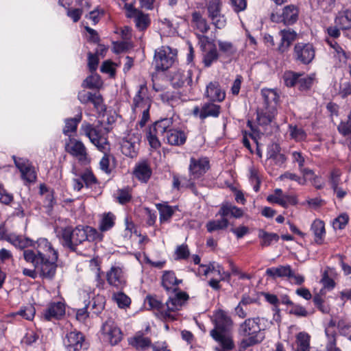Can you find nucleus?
I'll return each mask as SVG.
<instances>
[{
	"label": "nucleus",
	"instance_id": "f257e3e1",
	"mask_svg": "<svg viewBox=\"0 0 351 351\" xmlns=\"http://www.w3.org/2000/svg\"><path fill=\"white\" fill-rule=\"evenodd\" d=\"M23 258L26 262L32 263L34 268L23 269V274L32 279L38 276L51 280L56 275L58 254L51 243L45 238L36 241V251L30 249L23 250Z\"/></svg>",
	"mask_w": 351,
	"mask_h": 351
},
{
	"label": "nucleus",
	"instance_id": "f03ea898",
	"mask_svg": "<svg viewBox=\"0 0 351 351\" xmlns=\"http://www.w3.org/2000/svg\"><path fill=\"white\" fill-rule=\"evenodd\" d=\"M215 327L210 331V335L220 343L223 348L232 349L234 344L229 335V330L232 324L230 317L224 311L219 310L215 315Z\"/></svg>",
	"mask_w": 351,
	"mask_h": 351
},
{
	"label": "nucleus",
	"instance_id": "7ed1b4c3",
	"mask_svg": "<svg viewBox=\"0 0 351 351\" xmlns=\"http://www.w3.org/2000/svg\"><path fill=\"white\" fill-rule=\"evenodd\" d=\"M259 322L258 317L249 318L240 325L239 334L242 337L241 344L243 348L257 344L263 339Z\"/></svg>",
	"mask_w": 351,
	"mask_h": 351
},
{
	"label": "nucleus",
	"instance_id": "20e7f679",
	"mask_svg": "<svg viewBox=\"0 0 351 351\" xmlns=\"http://www.w3.org/2000/svg\"><path fill=\"white\" fill-rule=\"evenodd\" d=\"M173 129V118H165L154 123L149 128L147 133V140L153 148H158L160 146V141H165L167 134Z\"/></svg>",
	"mask_w": 351,
	"mask_h": 351
},
{
	"label": "nucleus",
	"instance_id": "39448f33",
	"mask_svg": "<svg viewBox=\"0 0 351 351\" xmlns=\"http://www.w3.org/2000/svg\"><path fill=\"white\" fill-rule=\"evenodd\" d=\"M57 236L62 245L72 251L76 250V247L86 241L84 227L77 226L74 229L71 227L60 228L57 231Z\"/></svg>",
	"mask_w": 351,
	"mask_h": 351
},
{
	"label": "nucleus",
	"instance_id": "423d86ee",
	"mask_svg": "<svg viewBox=\"0 0 351 351\" xmlns=\"http://www.w3.org/2000/svg\"><path fill=\"white\" fill-rule=\"evenodd\" d=\"M146 91L145 86L141 85L133 99L132 107L136 113L138 111L142 113L141 119L138 122L141 127H143L149 119L151 101L148 97H145Z\"/></svg>",
	"mask_w": 351,
	"mask_h": 351
},
{
	"label": "nucleus",
	"instance_id": "0eeeda50",
	"mask_svg": "<svg viewBox=\"0 0 351 351\" xmlns=\"http://www.w3.org/2000/svg\"><path fill=\"white\" fill-rule=\"evenodd\" d=\"M177 51L168 46H162L155 51L154 63L156 69L165 71L175 62Z\"/></svg>",
	"mask_w": 351,
	"mask_h": 351
},
{
	"label": "nucleus",
	"instance_id": "6e6552de",
	"mask_svg": "<svg viewBox=\"0 0 351 351\" xmlns=\"http://www.w3.org/2000/svg\"><path fill=\"white\" fill-rule=\"evenodd\" d=\"M83 133L90 139V141L103 153H107L110 150V145L107 138L101 132V130L93 125L85 123L81 128Z\"/></svg>",
	"mask_w": 351,
	"mask_h": 351
},
{
	"label": "nucleus",
	"instance_id": "1a4fd4ad",
	"mask_svg": "<svg viewBox=\"0 0 351 351\" xmlns=\"http://www.w3.org/2000/svg\"><path fill=\"white\" fill-rule=\"evenodd\" d=\"M101 335L104 341L114 346L122 339V332L112 319H108L102 325Z\"/></svg>",
	"mask_w": 351,
	"mask_h": 351
},
{
	"label": "nucleus",
	"instance_id": "9d476101",
	"mask_svg": "<svg viewBox=\"0 0 351 351\" xmlns=\"http://www.w3.org/2000/svg\"><path fill=\"white\" fill-rule=\"evenodd\" d=\"M315 56V51L312 44L298 43L294 47V58L304 64L311 63L314 59Z\"/></svg>",
	"mask_w": 351,
	"mask_h": 351
},
{
	"label": "nucleus",
	"instance_id": "9b49d317",
	"mask_svg": "<svg viewBox=\"0 0 351 351\" xmlns=\"http://www.w3.org/2000/svg\"><path fill=\"white\" fill-rule=\"evenodd\" d=\"M63 343L67 351H80L86 348L85 337L76 330L67 332Z\"/></svg>",
	"mask_w": 351,
	"mask_h": 351
},
{
	"label": "nucleus",
	"instance_id": "f8f14e48",
	"mask_svg": "<svg viewBox=\"0 0 351 351\" xmlns=\"http://www.w3.org/2000/svg\"><path fill=\"white\" fill-rule=\"evenodd\" d=\"M141 136L139 133L128 134L121 142V152L126 156L134 158L137 155Z\"/></svg>",
	"mask_w": 351,
	"mask_h": 351
},
{
	"label": "nucleus",
	"instance_id": "ddd939ff",
	"mask_svg": "<svg viewBox=\"0 0 351 351\" xmlns=\"http://www.w3.org/2000/svg\"><path fill=\"white\" fill-rule=\"evenodd\" d=\"M124 9L125 10L126 16L128 18H133L136 26L140 30H143L149 26L150 23L149 16L134 8L133 4L125 3L124 5Z\"/></svg>",
	"mask_w": 351,
	"mask_h": 351
},
{
	"label": "nucleus",
	"instance_id": "4468645a",
	"mask_svg": "<svg viewBox=\"0 0 351 351\" xmlns=\"http://www.w3.org/2000/svg\"><path fill=\"white\" fill-rule=\"evenodd\" d=\"M14 164L19 169L22 179L27 182H35L37 178L34 167L28 160L13 156Z\"/></svg>",
	"mask_w": 351,
	"mask_h": 351
},
{
	"label": "nucleus",
	"instance_id": "2eb2a0df",
	"mask_svg": "<svg viewBox=\"0 0 351 351\" xmlns=\"http://www.w3.org/2000/svg\"><path fill=\"white\" fill-rule=\"evenodd\" d=\"M66 149L68 153L74 156L83 165L89 162L86 148L82 142L76 139H72L66 145Z\"/></svg>",
	"mask_w": 351,
	"mask_h": 351
},
{
	"label": "nucleus",
	"instance_id": "dca6fc26",
	"mask_svg": "<svg viewBox=\"0 0 351 351\" xmlns=\"http://www.w3.org/2000/svg\"><path fill=\"white\" fill-rule=\"evenodd\" d=\"M210 168L209 160L206 157H191L189 167V172L194 178L204 175Z\"/></svg>",
	"mask_w": 351,
	"mask_h": 351
},
{
	"label": "nucleus",
	"instance_id": "f3484780",
	"mask_svg": "<svg viewBox=\"0 0 351 351\" xmlns=\"http://www.w3.org/2000/svg\"><path fill=\"white\" fill-rule=\"evenodd\" d=\"M106 280L108 283L121 289L125 285V278L123 269L119 266H112L106 273Z\"/></svg>",
	"mask_w": 351,
	"mask_h": 351
},
{
	"label": "nucleus",
	"instance_id": "a211bd4d",
	"mask_svg": "<svg viewBox=\"0 0 351 351\" xmlns=\"http://www.w3.org/2000/svg\"><path fill=\"white\" fill-rule=\"evenodd\" d=\"M77 98L82 104L92 103L97 111L104 110L103 98L99 93H92L83 90L79 92Z\"/></svg>",
	"mask_w": 351,
	"mask_h": 351
},
{
	"label": "nucleus",
	"instance_id": "6ab92c4d",
	"mask_svg": "<svg viewBox=\"0 0 351 351\" xmlns=\"http://www.w3.org/2000/svg\"><path fill=\"white\" fill-rule=\"evenodd\" d=\"M171 82L176 88H180L185 84L190 85L192 83V71L190 69H178L171 75Z\"/></svg>",
	"mask_w": 351,
	"mask_h": 351
},
{
	"label": "nucleus",
	"instance_id": "aec40b11",
	"mask_svg": "<svg viewBox=\"0 0 351 351\" xmlns=\"http://www.w3.org/2000/svg\"><path fill=\"white\" fill-rule=\"evenodd\" d=\"M145 304H148L149 308L158 311L166 320L175 319V315L167 313L165 304H162L156 296L147 295L145 299Z\"/></svg>",
	"mask_w": 351,
	"mask_h": 351
},
{
	"label": "nucleus",
	"instance_id": "412c9836",
	"mask_svg": "<svg viewBox=\"0 0 351 351\" xmlns=\"http://www.w3.org/2000/svg\"><path fill=\"white\" fill-rule=\"evenodd\" d=\"M280 36V43L278 47V50L283 53L289 48L291 44L296 39L297 33L291 28L284 29L279 32Z\"/></svg>",
	"mask_w": 351,
	"mask_h": 351
},
{
	"label": "nucleus",
	"instance_id": "4be33fe9",
	"mask_svg": "<svg viewBox=\"0 0 351 351\" xmlns=\"http://www.w3.org/2000/svg\"><path fill=\"white\" fill-rule=\"evenodd\" d=\"M188 295L184 293H179L173 298L169 299L165 303L166 311L176 317V312L179 311L185 301L187 300ZM176 317H175L176 319Z\"/></svg>",
	"mask_w": 351,
	"mask_h": 351
},
{
	"label": "nucleus",
	"instance_id": "5701e85b",
	"mask_svg": "<svg viewBox=\"0 0 351 351\" xmlns=\"http://www.w3.org/2000/svg\"><path fill=\"white\" fill-rule=\"evenodd\" d=\"M128 341L130 346L137 350H145L152 345L151 339L141 332L128 338Z\"/></svg>",
	"mask_w": 351,
	"mask_h": 351
},
{
	"label": "nucleus",
	"instance_id": "b1692460",
	"mask_svg": "<svg viewBox=\"0 0 351 351\" xmlns=\"http://www.w3.org/2000/svg\"><path fill=\"white\" fill-rule=\"evenodd\" d=\"M261 95L264 101V107L266 109L276 110L279 95L274 89L264 88L261 90Z\"/></svg>",
	"mask_w": 351,
	"mask_h": 351
},
{
	"label": "nucleus",
	"instance_id": "393cba45",
	"mask_svg": "<svg viewBox=\"0 0 351 351\" xmlns=\"http://www.w3.org/2000/svg\"><path fill=\"white\" fill-rule=\"evenodd\" d=\"M133 173L139 181L147 182L152 176V171L149 164L143 161L136 165Z\"/></svg>",
	"mask_w": 351,
	"mask_h": 351
},
{
	"label": "nucleus",
	"instance_id": "a878e982",
	"mask_svg": "<svg viewBox=\"0 0 351 351\" xmlns=\"http://www.w3.org/2000/svg\"><path fill=\"white\" fill-rule=\"evenodd\" d=\"M206 97L213 101H221L224 99L226 94L217 82H210L206 87Z\"/></svg>",
	"mask_w": 351,
	"mask_h": 351
},
{
	"label": "nucleus",
	"instance_id": "bb28decb",
	"mask_svg": "<svg viewBox=\"0 0 351 351\" xmlns=\"http://www.w3.org/2000/svg\"><path fill=\"white\" fill-rule=\"evenodd\" d=\"M64 313L65 307L63 303L60 302H53L49 305L44 313V316L46 319L50 320L52 318H60Z\"/></svg>",
	"mask_w": 351,
	"mask_h": 351
},
{
	"label": "nucleus",
	"instance_id": "cd10ccee",
	"mask_svg": "<svg viewBox=\"0 0 351 351\" xmlns=\"http://www.w3.org/2000/svg\"><path fill=\"white\" fill-rule=\"evenodd\" d=\"M266 275L273 279L276 278H290L292 275V269L289 265H280L276 267L267 269Z\"/></svg>",
	"mask_w": 351,
	"mask_h": 351
},
{
	"label": "nucleus",
	"instance_id": "c85d7f7f",
	"mask_svg": "<svg viewBox=\"0 0 351 351\" xmlns=\"http://www.w3.org/2000/svg\"><path fill=\"white\" fill-rule=\"evenodd\" d=\"M335 22L342 29H351V9H343L339 11Z\"/></svg>",
	"mask_w": 351,
	"mask_h": 351
},
{
	"label": "nucleus",
	"instance_id": "c756f323",
	"mask_svg": "<svg viewBox=\"0 0 351 351\" xmlns=\"http://www.w3.org/2000/svg\"><path fill=\"white\" fill-rule=\"evenodd\" d=\"M310 335L305 332H300L296 335L295 341L293 345V351H309Z\"/></svg>",
	"mask_w": 351,
	"mask_h": 351
},
{
	"label": "nucleus",
	"instance_id": "7c9ffc66",
	"mask_svg": "<svg viewBox=\"0 0 351 351\" xmlns=\"http://www.w3.org/2000/svg\"><path fill=\"white\" fill-rule=\"evenodd\" d=\"M180 282L171 271H166L162 275V285L167 291H176Z\"/></svg>",
	"mask_w": 351,
	"mask_h": 351
},
{
	"label": "nucleus",
	"instance_id": "2f4dec72",
	"mask_svg": "<svg viewBox=\"0 0 351 351\" xmlns=\"http://www.w3.org/2000/svg\"><path fill=\"white\" fill-rule=\"evenodd\" d=\"M218 214L222 217L231 216L234 218H240L243 215L242 209L230 204H224L220 208Z\"/></svg>",
	"mask_w": 351,
	"mask_h": 351
},
{
	"label": "nucleus",
	"instance_id": "473e14b6",
	"mask_svg": "<svg viewBox=\"0 0 351 351\" xmlns=\"http://www.w3.org/2000/svg\"><path fill=\"white\" fill-rule=\"evenodd\" d=\"M284 16V24L292 25L295 23L298 19L299 11L294 5L285 6L282 10Z\"/></svg>",
	"mask_w": 351,
	"mask_h": 351
},
{
	"label": "nucleus",
	"instance_id": "72a5a7b5",
	"mask_svg": "<svg viewBox=\"0 0 351 351\" xmlns=\"http://www.w3.org/2000/svg\"><path fill=\"white\" fill-rule=\"evenodd\" d=\"M276 112V110L272 109H266L265 107H264L261 110H258L256 117L258 123L261 125H268L272 121Z\"/></svg>",
	"mask_w": 351,
	"mask_h": 351
},
{
	"label": "nucleus",
	"instance_id": "f704fd0d",
	"mask_svg": "<svg viewBox=\"0 0 351 351\" xmlns=\"http://www.w3.org/2000/svg\"><path fill=\"white\" fill-rule=\"evenodd\" d=\"M185 134L178 130L173 129L170 133L167 134L165 141L172 145H181L186 141Z\"/></svg>",
	"mask_w": 351,
	"mask_h": 351
},
{
	"label": "nucleus",
	"instance_id": "c9c22d12",
	"mask_svg": "<svg viewBox=\"0 0 351 351\" xmlns=\"http://www.w3.org/2000/svg\"><path fill=\"white\" fill-rule=\"evenodd\" d=\"M191 21L193 26L202 34L206 33L210 29L206 20L199 12H195L192 14Z\"/></svg>",
	"mask_w": 351,
	"mask_h": 351
},
{
	"label": "nucleus",
	"instance_id": "e433bc0d",
	"mask_svg": "<svg viewBox=\"0 0 351 351\" xmlns=\"http://www.w3.org/2000/svg\"><path fill=\"white\" fill-rule=\"evenodd\" d=\"M219 113L220 106L219 105L213 103H207L202 106L199 114V118L204 119L208 117H217L219 116Z\"/></svg>",
	"mask_w": 351,
	"mask_h": 351
},
{
	"label": "nucleus",
	"instance_id": "4c0bfd02",
	"mask_svg": "<svg viewBox=\"0 0 351 351\" xmlns=\"http://www.w3.org/2000/svg\"><path fill=\"white\" fill-rule=\"evenodd\" d=\"M217 45L220 53L227 57L232 56L237 53L236 46L230 41L219 40Z\"/></svg>",
	"mask_w": 351,
	"mask_h": 351
},
{
	"label": "nucleus",
	"instance_id": "58836bf2",
	"mask_svg": "<svg viewBox=\"0 0 351 351\" xmlns=\"http://www.w3.org/2000/svg\"><path fill=\"white\" fill-rule=\"evenodd\" d=\"M311 230L315 237V242L318 244H321L325 234L324 222L321 220H315L311 225Z\"/></svg>",
	"mask_w": 351,
	"mask_h": 351
},
{
	"label": "nucleus",
	"instance_id": "ea45409f",
	"mask_svg": "<svg viewBox=\"0 0 351 351\" xmlns=\"http://www.w3.org/2000/svg\"><path fill=\"white\" fill-rule=\"evenodd\" d=\"M258 237L261 239V245L263 247L269 246L274 242H277L279 239V236L276 233H269L260 230L258 232Z\"/></svg>",
	"mask_w": 351,
	"mask_h": 351
},
{
	"label": "nucleus",
	"instance_id": "a19ab883",
	"mask_svg": "<svg viewBox=\"0 0 351 351\" xmlns=\"http://www.w3.org/2000/svg\"><path fill=\"white\" fill-rule=\"evenodd\" d=\"M115 216L111 213H104L102 215L100 223L99 230L101 232H105L113 227L114 225Z\"/></svg>",
	"mask_w": 351,
	"mask_h": 351
},
{
	"label": "nucleus",
	"instance_id": "79ce46f5",
	"mask_svg": "<svg viewBox=\"0 0 351 351\" xmlns=\"http://www.w3.org/2000/svg\"><path fill=\"white\" fill-rule=\"evenodd\" d=\"M156 207L160 213V223L168 221L174 213L173 208L170 206L158 204Z\"/></svg>",
	"mask_w": 351,
	"mask_h": 351
},
{
	"label": "nucleus",
	"instance_id": "37998d69",
	"mask_svg": "<svg viewBox=\"0 0 351 351\" xmlns=\"http://www.w3.org/2000/svg\"><path fill=\"white\" fill-rule=\"evenodd\" d=\"M228 221L226 217H222L220 219L212 220L206 223V228L209 232L215 230L226 229L228 226Z\"/></svg>",
	"mask_w": 351,
	"mask_h": 351
},
{
	"label": "nucleus",
	"instance_id": "c03bdc74",
	"mask_svg": "<svg viewBox=\"0 0 351 351\" xmlns=\"http://www.w3.org/2000/svg\"><path fill=\"white\" fill-rule=\"evenodd\" d=\"M82 120V114L77 115L74 118L66 119L65 120V126L63 129V133L65 135H69L70 132H74L77 130L78 123Z\"/></svg>",
	"mask_w": 351,
	"mask_h": 351
},
{
	"label": "nucleus",
	"instance_id": "a18cd8bd",
	"mask_svg": "<svg viewBox=\"0 0 351 351\" xmlns=\"http://www.w3.org/2000/svg\"><path fill=\"white\" fill-rule=\"evenodd\" d=\"M12 243L14 246L20 249H25L29 246L34 247V251H36V241L34 242L32 240L23 237H16L12 239Z\"/></svg>",
	"mask_w": 351,
	"mask_h": 351
},
{
	"label": "nucleus",
	"instance_id": "49530a36",
	"mask_svg": "<svg viewBox=\"0 0 351 351\" xmlns=\"http://www.w3.org/2000/svg\"><path fill=\"white\" fill-rule=\"evenodd\" d=\"M208 15L210 19L221 14V2L220 0H210L207 4Z\"/></svg>",
	"mask_w": 351,
	"mask_h": 351
},
{
	"label": "nucleus",
	"instance_id": "de8ad7c7",
	"mask_svg": "<svg viewBox=\"0 0 351 351\" xmlns=\"http://www.w3.org/2000/svg\"><path fill=\"white\" fill-rule=\"evenodd\" d=\"M84 232L86 237H87L86 241L98 242L101 241L103 239V234L90 226H85Z\"/></svg>",
	"mask_w": 351,
	"mask_h": 351
},
{
	"label": "nucleus",
	"instance_id": "09e8293b",
	"mask_svg": "<svg viewBox=\"0 0 351 351\" xmlns=\"http://www.w3.org/2000/svg\"><path fill=\"white\" fill-rule=\"evenodd\" d=\"M84 87L88 88H99L101 86L100 77L98 75H91L87 77L82 84Z\"/></svg>",
	"mask_w": 351,
	"mask_h": 351
},
{
	"label": "nucleus",
	"instance_id": "8fccbe9b",
	"mask_svg": "<svg viewBox=\"0 0 351 351\" xmlns=\"http://www.w3.org/2000/svg\"><path fill=\"white\" fill-rule=\"evenodd\" d=\"M289 132L291 137L297 141H304L306 137L304 130L296 125H289Z\"/></svg>",
	"mask_w": 351,
	"mask_h": 351
},
{
	"label": "nucleus",
	"instance_id": "3c124183",
	"mask_svg": "<svg viewBox=\"0 0 351 351\" xmlns=\"http://www.w3.org/2000/svg\"><path fill=\"white\" fill-rule=\"evenodd\" d=\"M219 58V53L215 47L212 48L206 52L203 58V62L207 67L210 66L213 62H216Z\"/></svg>",
	"mask_w": 351,
	"mask_h": 351
},
{
	"label": "nucleus",
	"instance_id": "603ef678",
	"mask_svg": "<svg viewBox=\"0 0 351 351\" xmlns=\"http://www.w3.org/2000/svg\"><path fill=\"white\" fill-rule=\"evenodd\" d=\"M300 77V73L287 71L283 75V80L287 86L292 87L298 84V80Z\"/></svg>",
	"mask_w": 351,
	"mask_h": 351
},
{
	"label": "nucleus",
	"instance_id": "864d4df0",
	"mask_svg": "<svg viewBox=\"0 0 351 351\" xmlns=\"http://www.w3.org/2000/svg\"><path fill=\"white\" fill-rule=\"evenodd\" d=\"M113 299L120 308L127 307L131 302L130 298L122 292L114 293L113 295Z\"/></svg>",
	"mask_w": 351,
	"mask_h": 351
},
{
	"label": "nucleus",
	"instance_id": "5fc2aeb1",
	"mask_svg": "<svg viewBox=\"0 0 351 351\" xmlns=\"http://www.w3.org/2000/svg\"><path fill=\"white\" fill-rule=\"evenodd\" d=\"M328 43L330 44V45L335 50V56H337V58L339 59L340 62H346L347 60V56L346 52L343 51V49L336 43V42H330L328 41Z\"/></svg>",
	"mask_w": 351,
	"mask_h": 351
},
{
	"label": "nucleus",
	"instance_id": "6e6d98bb",
	"mask_svg": "<svg viewBox=\"0 0 351 351\" xmlns=\"http://www.w3.org/2000/svg\"><path fill=\"white\" fill-rule=\"evenodd\" d=\"M339 132L346 137H351V114L346 122H341L338 126Z\"/></svg>",
	"mask_w": 351,
	"mask_h": 351
},
{
	"label": "nucleus",
	"instance_id": "4d7b16f0",
	"mask_svg": "<svg viewBox=\"0 0 351 351\" xmlns=\"http://www.w3.org/2000/svg\"><path fill=\"white\" fill-rule=\"evenodd\" d=\"M300 77L298 80L299 88L302 90L309 88L312 84L313 78L300 73Z\"/></svg>",
	"mask_w": 351,
	"mask_h": 351
},
{
	"label": "nucleus",
	"instance_id": "13d9d810",
	"mask_svg": "<svg viewBox=\"0 0 351 351\" xmlns=\"http://www.w3.org/2000/svg\"><path fill=\"white\" fill-rule=\"evenodd\" d=\"M348 216L346 214L339 215L338 217L335 219L332 222V226L335 229L341 230L345 228L348 222Z\"/></svg>",
	"mask_w": 351,
	"mask_h": 351
},
{
	"label": "nucleus",
	"instance_id": "bf43d9fd",
	"mask_svg": "<svg viewBox=\"0 0 351 351\" xmlns=\"http://www.w3.org/2000/svg\"><path fill=\"white\" fill-rule=\"evenodd\" d=\"M175 254L176 259H186L189 256L190 252L188 246L185 244L177 247Z\"/></svg>",
	"mask_w": 351,
	"mask_h": 351
},
{
	"label": "nucleus",
	"instance_id": "052dcab7",
	"mask_svg": "<svg viewBox=\"0 0 351 351\" xmlns=\"http://www.w3.org/2000/svg\"><path fill=\"white\" fill-rule=\"evenodd\" d=\"M282 195V191L280 189H276L272 194L267 196V200L270 203L283 204L284 202L281 200Z\"/></svg>",
	"mask_w": 351,
	"mask_h": 351
},
{
	"label": "nucleus",
	"instance_id": "680f3d73",
	"mask_svg": "<svg viewBox=\"0 0 351 351\" xmlns=\"http://www.w3.org/2000/svg\"><path fill=\"white\" fill-rule=\"evenodd\" d=\"M212 23L218 29L223 28L226 25V19L221 13L210 19Z\"/></svg>",
	"mask_w": 351,
	"mask_h": 351
},
{
	"label": "nucleus",
	"instance_id": "e2e57ef3",
	"mask_svg": "<svg viewBox=\"0 0 351 351\" xmlns=\"http://www.w3.org/2000/svg\"><path fill=\"white\" fill-rule=\"evenodd\" d=\"M291 156L293 162L298 163L299 169L302 170V169H304L305 158L302 153L299 152H293L291 154Z\"/></svg>",
	"mask_w": 351,
	"mask_h": 351
},
{
	"label": "nucleus",
	"instance_id": "0e129e2a",
	"mask_svg": "<svg viewBox=\"0 0 351 351\" xmlns=\"http://www.w3.org/2000/svg\"><path fill=\"white\" fill-rule=\"evenodd\" d=\"M81 179L83 182L86 185V186H91L93 184L96 183V178L94 175L90 171L84 172L82 176Z\"/></svg>",
	"mask_w": 351,
	"mask_h": 351
},
{
	"label": "nucleus",
	"instance_id": "69168bd1",
	"mask_svg": "<svg viewBox=\"0 0 351 351\" xmlns=\"http://www.w3.org/2000/svg\"><path fill=\"white\" fill-rule=\"evenodd\" d=\"M281 200L283 204H280L283 208L288 207L289 205H295L298 203L297 199L294 195H287L282 193Z\"/></svg>",
	"mask_w": 351,
	"mask_h": 351
},
{
	"label": "nucleus",
	"instance_id": "338daca9",
	"mask_svg": "<svg viewBox=\"0 0 351 351\" xmlns=\"http://www.w3.org/2000/svg\"><path fill=\"white\" fill-rule=\"evenodd\" d=\"M232 6L235 12H239L245 10L247 7L246 0H230Z\"/></svg>",
	"mask_w": 351,
	"mask_h": 351
},
{
	"label": "nucleus",
	"instance_id": "774afa93",
	"mask_svg": "<svg viewBox=\"0 0 351 351\" xmlns=\"http://www.w3.org/2000/svg\"><path fill=\"white\" fill-rule=\"evenodd\" d=\"M19 315L27 320H31L34 317L35 309L32 306L25 307L24 309H21L19 311Z\"/></svg>",
	"mask_w": 351,
	"mask_h": 351
}]
</instances>
